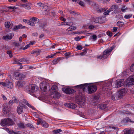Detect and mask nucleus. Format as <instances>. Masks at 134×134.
<instances>
[{
  "mask_svg": "<svg viewBox=\"0 0 134 134\" xmlns=\"http://www.w3.org/2000/svg\"><path fill=\"white\" fill-rule=\"evenodd\" d=\"M110 11L111 10L110 9L108 10L104 13V15H109V13L110 12Z\"/></svg>",
  "mask_w": 134,
  "mask_h": 134,
  "instance_id": "nucleus-44",
  "label": "nucleus"
},
{
  "mask_svg": "<svg viewBox=\"0 0 134 134\" xmlns=\"http://www.w3.org/2000/svg\"><path fill=\"white\" fill-rule=\"evenodd\" d=\"M23 21L24 22L26 23L27 24H29V23L30 22V21L28 20L27 19H23Z\"/></svg>",
  "mask_w": 134,
  "mask_h": 134,
  "instance_id": "nucleus-60",
  "label": "nucleus"
},
{
  "mask_svg": "<svg viewBox=\"0 0 134 134\" xmlns=\"http://www.w3.org/2000/svg\"><path fill=\"white\" fill-rule=\"evenodd\" d=\"M125 90L124 89H122L119 91L118 92V93L119 94V96L121 97L124 96L125 94Z\"/></svg>",
  "mask_w": 134,
  "mask_h": 134,
  "instance_id": "nucleus-21",
  "label": "nucleus"
},
{
  "mask_svg": "<svg viewBox=\"0 0 134 134\" xmlns=\"http://www.w3.org/2000/svg\"><path fill=\"white\" fill-rule=\"evenodd\" d=\"M1 96L4 100H7V98L3 94H2L1 95Z\"/></svg>",
  "mask_w": 134,
  "mask_h": 134,
  "instance_id": "nucleus-55",
  "label": "nucleus"
},
{
  "mask_svg": "<svg viewBox=\"0 0 134 134\" xmlns=\"http://www.w3.org/2000/svg\"><path fill=\"white\" fill-rule=\"evenodd\" d=\"M31 5V3H28L26 4H22L21 5V6L24 8L27 9H30L31 8L30 6Z\"/></svg>",
  "mask_w": 134,
  "mask_h": 134,
  "instance_id": "nucleus-13",
  "label": "nucleus"
},
{
  "mask_svg": "<svg viewBox=\"0 0 134 134\" xmlns=\"http://www.w3.org/2000/svg\"><path fill=\"white\" fill-rule=\"evenodd\" d=\"M62 131V130L60 129H58L57 130H54L53 131V132L54 134H57Z\"/></svg>",
  "mask_w": 134,
  "mask_h": 134,
  "instance_id": "nucleus-33",
  "label": "nucleus"
},
{
  "mask_svg": "<svg viewBox=\"0 0 134 134\" xmlns=\"http://www.w3.org/2000/svg\"><path fill=\"white\" fill-rule=\"evenodd\" d=\"M21 59H14V63L17 64H21L22 63H20V62H22L21 61Z\"/></svg>",
  "mask_w": 134,
  "mask_h": 134,
  "instance_id": "nucleus-28",
  "label": "nucleus"
},
{
  "mask_svg": "<svg viewBox=\"0 0 134 134\" xmlns=\"http://www.w3.org/2000/svg\"><path fill=\"white\" fill-rule=\"evenodd\" d=\"M62 90L65 93L70 94L74 92V90L72 89H71L68 88H62Z\"/></svg>",
  "mask_w": 134,
  "mask_h": 134,
  "instance_id": "nucleus-6",
  "label": "nucleus"
},
{
  "mask_svg": "<svg viewBox=\"0 0 134 134\" xmlns=\"http://www.w3.org/2000/svg\"><path fill=\"white\" fill-rule=\"evenodd\" d=\"M6 87L9 88H12L13 87V85L12 82H10L8 80H6Z\"/></svg>",
  "mask_w": 134,
  "mask_h": 134,
  "instance_id": "nucleus-15",
  "label": "nucleus"
},
{
  "mask_svg": "<svg viewBox=\"0 0 134 134\" xmlns=\"http://www.w3.org/2000/svg\"><path fill=\"white\" fill-rule=\"evenodd\" d=\"M81 38L79 36L76 37L75 38V40L76 41H79L81 39Z\"/></svg>",
  "mask_w": 134,
  "mask_h": 134,
  "instance_id": "nucleus-54",
  "label": "nucleus"
},
{
  "mask_svg": "<svg viewBox=\"0 0 134 134\" xmlns=\"http://www.w3.org/2000/svg\"><path fill=\"white\" fill-rule=\"evenodd\" d=\"M21 61L24 64H29L30 63L28 60L24 58H21Z\"/></svg>",
  "mask_w": 134,
  "mask_h": 134,
  "instance_id": "nucleus-27",
  "label": "nucleus"
},
{
  "mask_svg": "<svg viewBox=\"0 0 134 134\" xmlns=\"http://www.w3.org/2000/svg\"><path fill=\"white\" fill-rule=\"evenodd\" d=\"M23 85V83L21 81H19L16 83V87L17 88H20L22 87Z\"/></svg>",
  "mask_w": 134,
  "mask_h": 134,
  "instance_id": "nucleus-18",
  "label": "nucleus"
},
{
  "mask_svg": "<svg viewBox=\"0 0 134 134\" xmlns=\"http://www.w3.org/2000/svg\"><path fill=\"white\" fill-rule=\"evenodd\" d=\"M126 82L129 84L132 85L134 84L133 75L130 76L126 80Z\"/></svg>",
  "mask_w": 134,
  "mask_h": 134,
  "instance_id": "nucleus-7",
  "label": "nucleus"
},
{
  "mask_svg": "<svg viewBox=\"0 0 134 134\" xmlns=\"http://www.w3.org/2000/svg\"><path fill=\"white\" fill-rule=\"evenodd\" d=\"M23 108L22 106L19 105L17 107V111L19 114H21L23 112Z\"/></svg>",
  "mask_w": 134,
  "mask_h": 134,
  "instance_id": "nucleus-17",
  "label": "nucleus"
},
{
  "mask_svg": "<svg viewBox=\"0 0 134 134\" xmlns=\"http://www.w3.org/2000/svg\"><path fill=\"white\" fill-rule=\"evenodd\" d=\"M25 26H23L21 24H19L18 25L14 27L13 29L14 31H16L18 29H24L25 28Z\"/></svg>",
  "mask_w": 134,
  "mask_h": 134,
  "instance_id": "nucleus-16",
  "label": "nucleus"
},
{
  "mask_svg": "<svg viewBox=\"0 0 134 134\" xmlns=\"http://www.w3.org/2000/svg\"><path fill=\"white\" fill-rule=\"evenodd\" d=\"M30 46L29 44H27L23 48V49L25 50L27 49L30 47Z\"/></svg>",
  "mask_w": 134,
  "mask_h": 134,
  "instance_id": "nucleus-58",
  "label": "nucleus"
},
{
  "mask_svg": "<svg viewBox=\"0 0 134 134\" xmlns=\"http://www.w3.org/2000/svg\"><path fill=\"white\" fill-rule=\"evenodd\" d=\"M66 106L69 108L73 109H75L76 107V105L74 103H69L66 104Z\"/></svg>",
  "mask_w": 134,
  "mask_h": 134,
  "instance_id": "nucleus-12",
  "label": "nucleus"
},
{
  "mask_svg": "<svg viewBox=\"0 0 134 134\" xmlns=\"http://www.w3.org/2000/svg\"><path fill=\"white\" fill-rule=\"evenodd\" d=\"M14 122L13 120L9 118L2 119L1 121V124L3 126H9L13 125Z\"/></svg>",
  "mask_w": 134,
  "mask_h": 134,
  "instance_id": "nucleus-2",
  "label": "nucleus"
},
{
  "mask_svg": "<svg viewBox=\"0 0 134 134\" xmlns=\"http://www.w3.org/2000/svg\"><path fill=\"white\" fill-rule=\"evenodd\" d=\"M6 53L8 54L9 55L10 57V58H12V57L13 55L12 54V52L11 51H7Z\"/></svg>",
  "mask_w": 134,
  "mask_h": 134,
  "instance_id": "nucleus-43",
  "label": "nucleus"
},
{
  "mask_svg": "<svg viewBox=\"0 0 134 134\" xmlns=\"http://www.w3.org/2000/svg\"><path fill=\"white\" fill-rule=\"evenodd\" d=\"M86 53V50L85 49L83 51V52L80 53L79 54V55H85Z\"/></svg>",
  "mask_w": 134,
  "mask_h": 134,
  "instance_id": "nucleus-41",
  "label": "nucleus"
},
{
  "mask_svg": "<svg viewBox=\"0 0 134 134\" xmlns=\"http://www.w3.org/2000/svg\"><path fill=\"white\" fill-rule=\"evenodd\" d=\"M40 86L41 89L44 92L47 91V88L50 89L49 85L46 81H43L40 83Z\"/></svg>",
  "mask_w": 134,
  "mask_h": 134,
  "instance_id": "nucleus-3",
  "label": "nucleus"
},
{
  "mask_svg": "<svg viewBox=\"0 0 134 134\" xmlns=\"http://www.w3.org/2000/svg\"><path fill=\"white\" fill-rule=\"evenodd\" d=\"M94 27H95L94 26L91 25L89 26L88 28L90 29H94Z\"/></svg>",
  "mask_w": 134,
  "mask_h": 134,
  "instance_id": "nucleus-63",
  "label": "nucleus"
},
{
  "mask_svg": "<svg viewBox=\"0 0 134 134\" xmlns=\"http://www.w3.org/2000/svg\"><path fill=\"white\" fill-rule=\"evenodd\" d=\"M87 87L88 89V93L90 94L95 92L97 89V86L94 85H89Z\"/></svg>",
  "mask_w": 134,
  "mask_h": 134,
  "instance_id": "nucleus-5",
  "label": "nucleus"
},
{
  "mask_svg": "<svg viewBox=\"0 0 134 134\" xmlns=\"http://www.w3.org/2000/svg\"><path fill=\"white\" fill-rule=\"evenodd\" d=\"M87 85L86 83L84 84H82L79 85H77L76 86V87H77L79 88H83V90L84 91H85V89L87 87Z\"/></svg>",
  "mask_w": 134,
  "mask_h": 134,
  "instance_id": "nucleus-14",
  "label": "nucleus"
},
{
  "mask_svg": "<svg viewBox=\"0 0 134 134\" xmlns=\"http://www.w3.org/2000/svg\"><path fill=\"white\" fill-rule=\"evenodd\" d=\"M14 101V102L15 103H18L19 102V100L18 99H17L16 97H15L14 98V99L13 101Z\"/></svg>",
  "mask_w": 134,
  "mask_h": 134,
  "instance_id": "nucleus-53",
  "label": "nucleus"
},
{
  "mask_svg": "<svg viewBox=\"0 0 134 134\" xmlns=\"http://www.w3.org/2000/svg\"><path fill=\"white\" fill-rule=\"evenodd\" d=\"M52 94L54 95L53 97L54 98H58L60 97V95L59 93L57 92V91H54V92L52 93Z\"/></svg>",
  "mask_w": 134,
  "mask_h": 134,
  "instance_id": "nucleus-19",
  "label": "nucleus"
},
{
  "mask_svg": "<svg viewBox=\"0 0 134 134\" xmlns=\"http://www.w3.org/2000/svg\"><path fill=\"white\" fill-rule=\"evenodd\" d=\"M38 19L36 17H33L30 19V20L34 22H36V21H38Z\"/></svg>",
  "mask_w": 134,
  "mask_h": 134,
  "instance_id": "nucleus-38",
  "label": "nucleus"
},
{
  "mask_svg": "<svg viewBox=\"0 0 134 134\" xmlns=\"http://www.w3.org/2000/svg\"><path fill=\"white\" fill-rule=\"evenodd\" d=\"M76 27L75 26H71L68 28L67 29V30L68 31L69 30L71 31L72 30H76Z\"/></svg>",
  "mask_w": 134,
  "mask_h": 134,
  "instance_id": "nucleus-36",
  "label": "nucleus"
},
{
  "mask_svg": "<svg viewBox=\"0 0 134 134\" xmlns=\"http://www.w3.org/2000/svg\"><path fill=\"white\" fill-rule=\"evenodd\" d=\"M92 38L94 40H96L97 38V37L96 35H93L92 36Z\"/></svg>",
  "mask_w": 134,
  "mask_h": 134,
  "instance_id": "nucleus-64",
  "label": "nucleus"
},
{
  "mask_svg": "<svg viewBox=\"0 0 134 134\" xmlns=\"http://www.w3.org/2000/svg\"><path fill=\"white\" fill-rule=\"evenodd\" d=\"M14 44L15 46L17 47L19 46L20 45V44L17 42H14Z\"/></svg>",
  "mask_w": 134,
  "mask_h": 134,
  "instance_id": "nucleus-57",
  "label": "nucleus"
},
{
  "mask_svg": "<svg viewBox=\"0 0 134 134\" xmlns=\"http://www.w3.org/2000/svg\"><path fill=\"white\" fill-rule=\"evenodd\" d=\"M7 82H6V80L5 81V82H2V84L1 85L3 86H5L6 87V85Z\"/></svg>",
  "mask_w": 134,
  "mask_h": 134,
  "instance_id": "nucleus-59",
  "label": "nucleus"
},
{
  "mask_svg": "<svg viewBox=\"0 0 134 134\" xmlns=\"http://www.w3.org/2000/svg\"><path fill=\"white\" fill-rule=\"evenodd\" d=\"M115 47L114 46H112L110 48H108L104 51L103 52V54L104 57V59H106L108 57Z\"/></svg>",
  "mask_w": 134,
  "mask_h": 134,
  "instance_id": "nucleus-4",
  "label": "nucleus"
},
{
  "mask_svg": "<svg viewBox=\"0 0 134 134\" xmlns=\"http://www.w3.org/2000/svg\"><path fill=\"white\" fill-rule=\"evenodd\" d=\"M107 107V105L106 104H100L98 105V107L99 108L104 109Z\"/></svg>",
  "mask_w": 134,
  "mask_h": 134,
  "instance_id": "nucleus-22",
  "label": "nucleus"
},
{
  "mask_svg": "<svg viewBox=\"0 0 134 134\" xmlns=\"http://www.w3.org/2000/svg\"><path fill=\"white\" fill-rule=\"evenodd\" d=\"M105 9L104 8H100L98 10V12L99 13H101L105 11Z\"/></svg>",
  "mask_w": 134,
  "mask_h": 134,
  "instance_id": "nucleus-40",
  "label": "nucleus"
},
{
  "mask_svg": "<svg viewBox=\"0 0 134 134\" xmlns=\"http://www.w3.org/2000/svg\"><path fill=\"white\" fill-rule=\"evenodd\" d=\"M58 88L55 85H53L51 88V90H52V93L54 92V91H57V90Z\"/></svg>",
  "mask_w": 134,
  "mask_h": 134,
  "instance_id": "nucleus-29",
  "label": "nucleus"
},
{
  "mask_svg": "<svg viewBox=\"0 0 134 134\" xmlns=\"http://www.w3.org/2000/svg\"><path fill=\"white\" fill-rule=\"evenodd\" d=\"M43 120L41 119H39L38 120L37 122V125L41 124H41L42 123Z\"/></svg>",
  "mask_w": 134,
  "mask_h": 134,
  "instance_id": "nucleus-42",
  "label": "nucleus"
},
{
  "mask_svg": "<svg viewBox=\"0 0 134 134\" xmlns=\"http://www.w3.org/2000/svg\"><path fill=\"white\" fill-rule=\"evenodd\" d=\"M29 24L32 26H34L35 25V23L34 22L30 21V22L29 23Z\"/></svg>",
  "mask_w": 134,
  "mask_h": 134,
  "instance_id": "nucleus-52",
  "label": "nucleus"
},
{
  "mask_svg": "<svg viewBox=\"0 0 134 134\" xmlns=\"http://www.w3.org/2000/svg\"><path fill=\"white\" fill-rule=\"evenodd\" d=\"M132 14H129L125 15L124 16V18L126 19H129L132 17Z\"/></svg>",
  "mask_w": 134,
  "mask_h": 134,
  "instance_id": "nucleus-35",
  "label": "nucleus"
},
{
  "mask_svg": "<svg viewBox=\"0 0 134 134\" xmlns=\"http://www.w3.org/2000/svg\"><path fill=\"white\" fill-rule=\"evenodd\" d=\"M56 54V53H55L54 54H52L50 55H48L46 57V58H52Z\"/></svg>",
  "mask_w": 134,
  "mask_h": 134,
  "instance_id": "nucleus-39",
  "label": "nucleus"
},
{
  "mask_svg": "<svg viewBox=\"0 0 134 134\" xmlns=\"http://www.w3.org/2000/svg\"><path fill=\"white\" fill-rule=\"evenodd\" d=\"M25 75L23 74L20 73L18 79L19 80H22L25 77Z\"/></svg>",
  "mask_w": 134,
  "mask_h": 134,
  "instance_id": "nucleus-34",
  "label": "nucleus"
},
{
  "mask_svg": "<svg viewBox=\"0 0 134 134\" xmlns=\"http://www.w3.org/2000/svg\"><path fill=\"white\" fill-rule=\"evenodd\" d=\"M79 4L82 6H84L85 4L84 2L81 1H80Z\"/></svg>",
  "mask_w": 134,
  "mask_h": 134,
  "instance_id": "nucleus-51",
  "label": "nucleus"
},
{
  "mask_svg": "<svg viewBox=\"0 0 134 134\" xmlns=\"http://www.w3.org/2000/svg\"><path fill=\"white\" fill-rule=\"evenodd\" d=\"M76 49L78 50H81L82 49V47L80 45H78L77 46Z\"/></svg>",
  "mask_w": 134,
  "mask_h": 134,
  "instance_id": "nucleus-48",
  "label": "nucleus"
},
{
  "mask_svg": "<svg viewBox=\"0 0 134 134\" xmlns=\"http://www.w3.org/2000/svg\"><path fill=\"white\" fill-rule=\"evenodd\" d=\"M3 112L5 115H7L9 111L8 108L6 107H5L4 106L3 107Z\"/></svg>",
  "mask_w": 134,
  "mask_h": 134,
  "instance_id": "nucleus-20",
  "label": "nucleus"
},
{
  "mask_svg": "<svg viewBox=\"0 0 134 134\" xmlns=\"http://www.w3.org/2000/svg\"><path fill=\"white\" fill-rule=\"evenodd\" d=\"M127 8L124 5H122V7L121 8V10L122 12H125L126 11V10L127 9Z\"/></svg>",
  "mask_w": 134,
  "mask_h": 134,
  "instance_id": "nucleus-31",
  "label": "nucleus"
},
{
  "mask_svg": "<svg viewBox=\"0 0 134 134\" xmlns=\"http://www.w3.org/2000/svg\"><path fill=\"white\" fill-rule=\"evenodd\" d=\"M62 58L61 57L58 58H55L52 61V63H53V64H56L58 62L61 60Z\"/></svg>",
  "mask_w": 134,
  "mask_h": 134,
  "instance_id": "nucleus-23",
  "label": "nucleus"
},
{
  "mask_svg": "<svg viewBox=\"0 0 134 134\" xmlns=\"http://www.w3.org/2000/svg\"><path fill=\"white\" fill-rule=\"evenodd\" d=\"M124 83V81L122 79L118 80L114 82H112L111 85L108 83L104 85L103 89L105 91H108L111 89V87H113L118 88L122 86Z\"/></svg>",
  "mask_w": 134,
  "mask_h": 134,
  "instance_id": "nucleus-1",
  "label": "nucleus"
},
{
  "mask_svg": "<svg viewBox=\"0 0 134 134\" xmlns=\"http://www.w3.org/2000/svg\"><path fill=\"white\" fill-rule=\"evenodd\" d=\"M20 73L18 72H14V75L15 77H16L15 78V79H18V77H19Z\"/></svg>",
  "mask_w": 134,
  "mask_h": 134,
  "instance_id": "nucleus-37",
  "label": "nucleus"
},
{
  "mask_svg": "<svg viewBox=\"0 0 134 134\" xmlns=\"http://www.w3.org/2000/svg\"><path fill=\"white\" fill-rule=\"evenodd\" d=\"M38 91V87L34 85H31V90L30 91L32 93H33ZM30 91H29V92Z\"/></svg>",
  "mask_w": 134,
  "mask_h": 134,
  "instance_id": "nucleus-10",
  "label": "nucleus"
},
{
  "mask_svg": "<svg viewBox=\"0 0 134 134\" xmlns=\"http://www.w3.org/2000/svg\"><path fill=\"white\" fill-rule=\"evenodd\" d=\"M13 36V34L12 33H11L6 36H3V38L5 40H8L11 39Z\"/></svg>",
  "mask_w": 134,
  "mask_h": 134,
  "instance_id": "nucleus-8",
  "label": "nucleus"
},
{
  "mask_svg": "<svg viewBox=\"0 0 134 134\" xmlns=\"http://www.w3.org/2000/svg\"><path fill=\"white\" fill-rule=\"evenodd\" d=\"M69 12L71 14H72V15H74L75 14H76V12L72 11L71 10H70L69 11Z\"/></svg>",
  "mask_w": 134,
  "mask_h": 134,
  "instance_id": "nucleus-62",
  "label": "nucleus"
},
{
  "mask_svg": "<svg viewBox=\"0 0 134 134\" xmlns=\"http://www.w3.org/2000/svg\"><path fill=\"white\" fill-rule=\"evenodd\" d=\"M41 125L45 128H47L48 127V124L45 121L43 120L41 124Z\"/></svg>",
  "mask_w": 134,
  "mask_h": 134,
  "instance_id": "nucleus-24",
  "label": "nucleus"
},
{
  "mask_svg": "<svg viewBox=\"0 0 134 134\" xmlns=\"http://www.w3.org/2000/svg\"><path fill=\"white\" fill-rule=\"evenodd\" d=\"M124 134H133L134 133V130L131 129H127L124 130Z\"/></svg>",
  "mask_w": 134,
  "mask_h": 134,
  "instance_id": "nucleus-9",
  "label": "nucleus"
},
{
  "mask_svg": "<svg viewBox=\"0 0 134 134\" xmlns=\"http://www.w3.org/2000/svg\"><path fill=\"white\" fill-rule=\"evenodd\" d=\"M117 25L119 27H121L124 26V23L122 21H118L117 23Z\"/></svg>",
  "mask_w": 134,
  "mask_h": 134,
  "instance_id": "nucleus-26",
  "label": "nucleus"
},
{
  "mask_svg": "<svg viewBox=\"0 0 134 134\" xmlns=\"http://www.w3.org/2000/svg\"><path fill=\"white\" fill-rule=\"evenodd\" d=\"M130 70L132 71H134V63L130 67Z\"/></svg>",
  "mask_w": 134,
  "mask_h": 134,
  "instance_id": "nucleus-46",
  "label": "nucleus"
},
{
  "mask_svg": "<svg viewBox=\"0 0 134 134\" xmlns=\"http://www.w3.org/2000/svg\"><path fill=\"white\" fill-rule=\"evenodd\" d=\"M118 6L115 5H112L109 9L111 11H115L118 9Z\"/></svg>",
  "mask_w": 134,
  "mask_h": 134,
  "instance_id": "nucleus-25",
  "label": "nucleus"
},
{
  "mask_svg": "<svg viewBox=\"0 0 134 134\" xmlns=\"http://www.w3.org/2000/svg\"><path fill=\"white\" fill-rule=\"evenodd\" d=\"M13 103V100H11L9 101V104L10 105H12Z\"/></svg>",
  "mask_w": 134,
  "mask_h": 134,
  "instance_id": "nucleus-56",
  "label": "nucleus"
},
{
  "mask_svg": "<svg viewBox=\"0 0 134 134\" xmlns=\"http://www.w3.org/2000/svg\"><path fill=\"white\" fill-rule=\"evenodd\" d=\"M97 58L99 59H104V57L103 54L102 55L98 56L97 57Z\"/></svg>",
  "mask_w": 134,
  "mask_h": 134,
  "instance_id": "nucleus-47",
  "label": "nucleus"
},
{
  "mask_svg": "<svg viewBox=\"0 0 134 134\" xmlns=\"http://www.w3.org/2000/svg\"><path fill=\"white\" fill-rule=\"evenodd\" d=\"M109 128L110 129H113L114 130H118V128L117 127H110Z\"/></svg>",
  "mask_w": 134,
  "mask_h": 134,
  "instance_id": "nucleus-61",
  "label": "nucleus"
},
{
  "mask_svg": "<svg viewBox=\"0 0 134 134\" xmlns=\"http://www.w3.org/2000/svg\"><path fill=\"white\" fill-rule=\"evenodd\" d=\"M37 4L40 7H43L44 5L41 2L37 3Z\"/></svg>",
  "mask_w": 134,
  "mask_h": 134,
  "instance_id": "nucleus-49",
  "label": "nucleus"
},
{
  "mask_svg": "<svg viewBox=\"0 0 134 134\" xmlns=\"http://www.w3.org/2000/svg\"><path fill=\"white\" fill-rule=\"evenodd\" d=\"M17 125L18 127L20 129H25L26 128V125L23 122H20L17 123Z\"/></svg>",
  "mask_w": 134,
  "mask_h": 134,
  "instance_id": "nucleus-11",
  "label": "nucleus"
},
{
  "mask_svg": "<svg viewBox=\"0 0 134 134\" xmlns=\"http://www.w3.org/2000/svg\"><path fill=\"white\" fill-rule=\"evenodd\" d=\"M26 105L29 107L31 108L34 109L35 108L34 106L31 105L30 104H29L28 102L26 104Z\"/></svg>",
  "mask_w": 134,
  "mask_h": 134,
  "instance_id": "nucleus-50",
  "label": "nucleus"
},
{
  "mask_svg": "<svg viewBox=\"0 0 134 134\" xmlns=\"http://www.w3.org/2000/svg\"><path fill=\"white\" fill-rule=\"evenodd\" d=\"M101 21V18L100 17H97L94 20V22L96 23H98Z\"/></svg>",
  "mask_w": 134,
  "mask_h": 134,
  "instance_id": "nucleus-32",
  "label": "nucleus"
},
{
  "mask_svg": "<svg viewBox=\"0 0 134 134\" xmlns=\"http://www.w3.org/2000/svg\"><path fill=\"white\" fill-rule=\"evenodd\" d=\"M11 24L10 22L9 21L6 22L5 23V25L7 28L9 29L10 26Z\"/></svg>",
  "mask_w": 134,
  "mask_h": 134,
  "instance_id": "nucleus-30",
  "label": "nucleus"
},
{
  "mask_svg": "<svg viewBox=\"0 0 134 134\" xmlns=\"http://www.w3.org/2000/svg\"><path fill=\"white\" fill-rule=\"evenodd\" d=\"M26 128L27 127H29L30 128H32V127H33V125L30 124H26Z\"/></svg>",
  "mask_w": 134,
  "mask_h": 134,
  "instance_id": "nucleus-45",
  "label": "nucleus"
}]
</instances>
